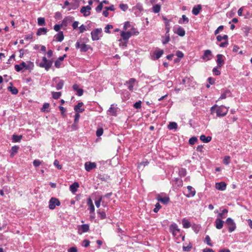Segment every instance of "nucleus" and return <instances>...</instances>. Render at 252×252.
<instances>
[{"label": "nucleus", "mask_w": 252, "mask_h": 252, "mask_svg": "<svg viewBox=\"0 0 252 252\" xmlns=\"http://www.w3.org/2000/svg\"><path fill=\"white\" fill-rule=\"evenodd\" d=\"M228 108L223 105L218 106L217 104L211 107L210 109L211 114L216 113L218 117H222L225 116L228 112Z\"/></svg>", "instance_id": "1"}, {"label": "nucleus", "mask_w": 252, "mask_h": 252, "mask_svg": "<svg viewBox=\"0 0 252 252\" xmlns=\"http://www.w3.org/2000/svg\"><path fill=\"white\" fill-rule=\"evenodd\" d=\"M42 62L38 63L37 61H36V64L37 66L45 68L47 71L51 67L53 64V61L52 60H48L46 57L42 58Z\"/></svg>", "instance_id": "2"}, {"label": "nucleus", "mask_w": 252, "mask_h": 252, "mask_svg": "<svg viewBox=\"0 0 252 252\" xmlns=\"http://www.w3.org/2000/svg\"><path fill=\"white\" fill-rule=\"evenodd\" d=\"M139 34L138 32H132L127 31L126 32L125 31H122L121 32V36L122 37V39L123 40L125 41H128L129 38L132 35H138Z\"/></svg>", "instance_id": "3"}, {"label": "nucleus", "mask_w": 252, "mask_h": 252, "mask_svg": "<svg viewBox=\"0 0 252 252\" xmlns=\"http://www.w3.org/2000/svg\"><path fill=\"white\" fill-rule=\"evenodd\" d=\"M61 205L60 200L55 197H51L49 201V208L51 210H54L56 206Z\"/></svg>", "instance_id": "4"}, {"label": "nucleus", "mask_w": 252, "mask_h": 252, "mask_svg": "<svg viewBox=\"0 0 252 252\" xmlns=\"http://www.w3.org/2000/svg\"><path fill=\"white\" fill-rule=\"evenodd\" d=\"M76 49H80L81 52H86L90 48V46L85 43L80 44V42L77 41L75 44Z\"/></svg>", "instance_id": "5"}, {"label": "nucleus", "mask_w": 252, "mask_h": 252, "mask_svg": "<svg viewBox=\"0 0 252 252\" xmlns=\"http://www.w3.org/2000/svg\"><path fill=\"white\" fill-rule=\"evenodd\" d=\"M226 224L228 226V231L232 232L236 229V224L234 220L230 218H228L226 220Z\"/></svg>", "instance_id": "6"}, {"label": "nucleus", "mask_w": 252, "mask_h": 252, "mask_svg": "<svg viewBox=\"0 0 252 252\" xmlns=\"http://www.w3.org/2000/svg\"><path fill=\"white\" fill-rule=\"evenodd\" d=\"M224 56L222 54H218L217 55L216 63L217 67L221 68L224 64Z\"/></svg>", "instance_id": "7"}, {"label": "nucleus", "mask_w": 252, "mask_h": 252, "mask_svg": "<svg viewBox=\"0 0 252 252\" xmlns=\"http://www.w3.org/2000/svg\"><path fill=\"white\" fill-rule=\"evenodd\" d=\"M169 230L174 236H177L180 233V229L176 223L171 224L169 227Z\"/></svg>", "instance_id": "8"}, {"label": "nucleus", "mask_w": 252, "mask_h": 252, "mask_svg": "<svg viewBox=\"0 0 252 252\" xmlns=\"http://www.w3.org/2000/svg\"><path fill=\"white\" fill-rule=\"evenodd\" d=\"M135 81H136L135 79L130 78V79H129L128 81H126L124 85L126 86L127 87V89L130 91L132 92V91H133V86H134Z\"/></svg>", "instance_id": "9"}, {"label": "nucleus", "mask_w": 252, "mask_h": 252, "mask_svg": "<svg viewBox=\"0 0 252 252\" xmlns=\"http://www.w3.org/2000/svg\"><path fill=\"white\" fill-rule=\"evenodd\" d=\"M102 32L101 28L96 29L91 32L92 38L93 41L98 40L99 39L98 34Z\"/></svg>", "instance_id": "10"}, {"label": "nucleus", "mask_w": 252, "mask_h": 252, "mask_svg": "<svg viewBox=\"0 0 252 252\" xmlns=\"http://www.w3.org/2000/svg\"><path fill=\"white\" fill-rule=\"evenodd\" d=\"M91 10V7L90 5H87L85 6H83L80 12L83 14L85 17L88 16L90 15Z\"/></svg>", "instance_id": "11"}, {"label": "nucleus", "mask_w": 252, "mask_h": 252, "mask_svg": "<svg viewBox=\"0 0 252 252\" xmlns=\"http://www.w3.org/2000/svg\"><path fill=\"white\" fill-rule=\"evenodd\" d=\"M162 194H158L157 196V199L163 204H167L169 202L170 198L168 196H166L162 197Z\"/></svg>", "instance_id": "12"}, {"label": "nucleus", "mask_w": 252, "mask_h": 252, "mask_svg": "<svg viewBox=\"0 0 252 252\" xmlns=\"http://www.w3.org/2000/svg\"><path fill=\"white\" fill-rule=\"evenodd\" d=\"M212 52L210 50H206L204 51V54L202 56L201 58L204 61H209L212 59Z\"/></svg>", "instance_id": "13"}, {"label": "nucleus", "mask_w": 252, "mask_h": 252, "mask_svg": "<svg viewBox=\"0 0 252 252\" xmlns=\"http://www.w3.org/2000/svg\"><path fill=\"white\" fill-rule=\"evenodd\" d=\"M96 166V165L95 162H86L85 164V169L88 172L95 168Z\"/></svg>", "instance_id": "14"}, {"label": "nucleus", "mask_w": 252, "mask_h": 252, "mask_svg": "<svg viewBox=\"0 0 252 252\" xmlns=\"http://www.w3.org/2000/svg\"><path fill=\"white\" fill-rule=\"evenodd\" d=\"M64 38L63 32L59 31V32L54 36V40L58 42H62Z\"/></svg>", "instance_id": "15"}, {"label": "nucleus", "mask_w": 252, "mask_h": 252, "mask_svg": "<svg viewBox=\"0 0 252 252\" xmlns=\"http://www.w3.org/2000/svg\"><path fill=\"white\" fill-rule=\"evenodd\" d=\"M224 221L220 218H217L215 221V226L218 229H220L222 228L224 224Z\"/></svg>", "instance_id": "16"}, {"label": "nucleus", "mask_w": 252, "mask_h": 252, "mask_svg": "<svg viewBox=\"0 0 252 252\" xmlns=\"http://www.w3.org/2000/svg\"><path fill=\"white\" fill-rule=\"evenodd\" d=\"M162 19L164 21V24H165V29L166 31V32H169L170 29V22L171 21V19H167L166 17L162 16Z\"/></svg>", "instance_id": "17"}, {"label": "nucleus", "mask_w": 252, "mask_h": 252, "mask_svg": "<svg viewBox=\"0 0 252 252\" xmlns=\"http://www.w3.org/2000/svg\"><path fill=\"white\" fill-rule=\"evenodd\" d=\"M83 104H84L82 102H79L74 106V110L76 113H80L84 111V109L81 108L83 105Z\"/></svg>", "instance_id": "18"}, {"label": "nucleus", "mask_w": 252, "mask_h": 252, "mask_svg": "<svg viewBox=\"0 0 252 252\" xmlns=\"http://www.w3.org/2000/svg\"><path fill=\"white\" fill-rule=\"evenodd\" d=\"M226 188V184L223 182L217 183L216 184V188L220 190H224Z\"/></svg>", "instance_id": "19"}, {"label": "nucleus", "mask_w": 252, "mask_h": 252, "mask_svg": "<svg viewBox=\"0 0 252 252\" xmlns=\"http://www.w3.org/2000/svg\"><path fill=\"white\" fill-rule=\"evenodd\" d=\"M231 92L229 90L225 89L222 91V93L219 98V99H223L226 98L227 96H230Z\"/></svg>", "instance_id": "20"}, {"label": "nucleus", "mask_w": 252, "mask_h": 252, "mask_svg": "<svg viewBox=\"0 0 252 252\" xmlns=\"http://www.w3.org/2000/svg\"><path fill=\"white\" fill-rule=\"evenodd\" d=\"M187 189L189 191V193L186 195L187 197H193L196 193L195 190L190 186L187 187Z\"/></svg>", "instance_id": "21"}, {"label": "nucleus", "mask_w": 252, "mask_h": 252, "mask_svg": "<svg viewBox=\"0 0 252 252\" xmlns=\"http://www.w3.org/2000/svg\"><path fill=\"white\" fill-rule=\"evenodd\" d=\"M72 88L74 91L77 92L76 94L78 96H80L83 95L84 91L82 89L79 88V86L77 84H74L72 86Z\"/></svg>", "instance_id": "22"}, {"label": "nucleus", "mask_w": 252, "mask_h": 252, "mask_svg": "<svg viewBox=\"0 0 252 252\" xmlns=\"http://www.w3.org/2000/svg\"><path fill=\"white\" fill-rule=\"evenodd\" d=\"M202 9V6L200 4H198L196 6H195L193 7L192 10V13L194 15H197L200 10Z\"/></svg>", "instance_id": "23"}, {"label": "nucleus", "mask_w": 252, "mask_h": 252, "mask_svg": "<svg viewBox=\"0 0 252 252\" xmlns=\"http://www.w3.org/2000/svg\"><path fill=\"white\" fill-rule=\"evenodd\" d=\"M163 54V50L158 49L154 52V55L155 56V60H158L160 58Z\"/></svg>", "instance_id": "24"}, {"label": "nucleus", "mask_w": 252, "mask_h": 252, "mask_svg": "<svg viewBox=\"0 0 252 252\" xmlns=\"http://www.w3.org/2000/svg\"><path fill=\"white\" fill-rule=\"evenodd\" d=\"M88 205H89L88 209L90 210V213H94V206L93 204V201L91 198L88 199Z\"/></svg>", "instance_id": "25"}, {"label": "nucleus", "mask_w": 252, "mask_h": 252, "mask_svg": "<svg viewBox=\"0 0 252 252\" xmlns=\"http://www.w3.org/2000/svg\"><path fill=\"white\" fill-rule=\"evenodd\" d=\"M117 110L118 108L114 107V104H112L108 111L112 116H116L117 115Z\"/></svg>", "instance_id": "26"}, {"label": "nucleus", "mask_w": 252, "mask_h": 252, "mask_svg": "<svg viewBox=\"0 0 252 252\" xmlns=\"http://www.w3.org/2000/svg\"><path fill=\"white\" fill-rule=\"evenodd\" d=\"M174 32L181 37L185 36L186 33L185 30L181 27H179Z\"/></svg>", "instance_id": "27"}, {"label": "nucleus", "mask_w": 252, "mask_h": 252, "mask_svg": "<svg viewBox=\"0 0 252 252\" xmlns=\"http://www.w3.org/2000/svg\"><path fill=\"white\" fill-rule=\"evenodd\" d=\"M79 184L77 182H74L70 186V187H69L70 190L72 193H75V192H76V191L77 190V188H79Z\"/></svg>", "instance_id": "28"}, {"label": "nucleus", "mask_w": 252, "mask_h": 252, "mask_svg": "<svg viewBox=\"0 0 252 252\" xmlns=\"http://www.w3.org/2000/svg\"><path fill=\"white\" fill-rule=\"evenodd\" d=\"M19 149V147L18 146H14L11 147V149L10 151V157H13L17 153L18 150Z\"/></svg>", "instance_id": "29"}, {"label": "nucleus", "mask_w": 252, "mask_h": 252, "mask_svg": "<svg viewBox=\"0 0 252 252\" xmlns=\"http://www.w3.org/2000/svg\"><path fill=\"white\" fill-rule=\"evenodd\" d=\"M189 22V19L185 15H183L182 18L178 21L180 24H187Z\"/></svg>", "instance_id": "30"}, {"label": "nucleus", "mask_w": 252, "mask_h": 252, "mask_svg": "<svg viewBox=\"0 0 252 252\" xmlns=\"http://www.w3.org/2000/svg\"><path fill=\"white\" fill-rule=\"evenodd\" d=\"M200 140L204 143H208L212 140V137L208 136L206 137L205 135L202 134L200 136Z\"/></svg>", "instance_id": "31"}, {"label": "nucleus", "mask_w": 252, "mask_h": 252, "mask_svg": "<svg viewBox=\"0 0 252 252\" xmlns=\"http://www.w3.org/2000/svg\"><path fill=\"white\" fill-rule=\"evenodd\" d=\"M23 137L22 135L13 134L12 136V140L13 142H20Z\"/></svg>", "instance_id": "32"}, {"label": "nucleus", "mask_w": 252, "mask_h": 252, "mask_svg": "<svg viewBox=\"0 0 252 252\" xmlns=\"http://www.w3.org/2000/svg\"><path fill=\"white\" fill-rule=\"evenodd\" d=\"M48 30L46 28H40L37 30L36 35L37 36H40L42 34H46Z\"/></svg>", "instance_id": "33"}, {"label": "nucleus", "mask_w": 252, "mask_h": 252, "mask_svg": "<svg viewBox=\"0 0 252 252\" xmlns=\"http://www.w3.org/2000/svg\"><path fill=\"white\" fill-rule=\"evenodd\" d=\"M10 84L11 86L7 88L8 90L10 91L12 94H17L18 93V89L16 88L13 87L11 83Z\"/></svg>", "instance_id": "34"}, {"label": "nucleus", "mask_w": 252, "mask_h": 252, "mask_svg": "<svg viewBox=\"0 0 252 252\" xmlns=\"http://www.w3.org/2000/svg\"><path fill=\"white\" fill-rule=\"evenodd\" d=\"M170 40V34L169 32H166L165 37H162V43L163 45L166 44Z\"/></svg>", "instance_id": "35"}, {"label": "nucleus", "mask_w": 252, "mask_h": 252, "mask_svg": "<svg viewBox=\"0 0 252 252\" xmlns=\"http://www.w3.org/2000/svg\"><path fill=\"white\" fill-rule=\"evenodd\" d=\"M172 181L174 182L178 187H180L183 186V181L180 178H175L174 179H172Z\"/></svg>", "instance_id": "36"}, {"label": "nucleus", "mask_w": 252, "mask_h": 252, "mask_svg": "<svg viewBox=\"0 0 252 252\" xmlns=\"http://www.w3.org/2000/svg\"><path fill=\"white\" fill-rule=\"evenodd\" d=\"M182 223L183 227L185 228H188L190 227V226L191 225L190 222L188 220H187L186 218H184L182 220Z\"/></svg>", "instance_id": "37"}, {"label": "nucleus", "mask_w": 252, "mask_h": 252, "mask_svg": "<svg viewBox=\"0 0 252 252\" xmlns=\"http://www.w3.org/2000/svg\"><path fill=\"white\" fill-rule=\"evenodd\" d=\"M97 214L98 215V217L101 220H103V219H105V218H106V213L104 210H101L100 209L99 210L97 211Z\"/></svg>", "instance_id": "38"}, {"label": "nucleus", "mask_w": 252, "mask_h": 252, "mask_svg": "<svg viewBox=\"0 0 252 252\" xmlns=\"http://www.w3.org/2000/svg\"><path fill=\"white\" fill-rule=\"evenodd\" d=\"M161 9V5L159 4H156L152 7L153 12L155 13H158Z\"/></svg>", "instance_id": "39"}, {"label": "nucleus", "mask_w": 252, "mask_h": 252, "mask_svg": "<svg viewBox=\"0 0 252 252\" xmlns=\"http://www.w3.org/2000/svg\"><path fill=\"white\" fill-rule=\"evenodd\" d=\"M49 107H50L49 103H45L43 104L42 107L41 108V111L42 112H49Z\"/></svg>", "instance_id": "40"}, {"label": "nucleus", "mask_w": 252, "mask_h": 252, "mask_svg": "<svg viewBox=\"0 0 252 252\" xmlns=\"http://www.w3.org/2000/svg\"><path fill=\"white\" fill-rule=\"evenodd\" d=\"M178 125L176 122H170L168 126V128L170 130L176 129Z\"/></svg>", "instance_id": "41"}, {"label": "nucleus", "mask_w": 252, "mask_h": 252, "mask_svg": "<svg viewBox=\"0 0 252 252\" xmlns=\"http://www.w3.org/2000/svg\"><path fill=\"white\" fill-rule=\"evenodd\" d=\"M27 63L28 64H27L26 69L29 70V71L31 72L34 68V63L31 61H28Z\"/></svg>", "instance_id": "42"}, {"label": "nucleus", "mask_w": 252, "mask_h": 252, "mask_svg": "<svg viewBox=\"0 0 252 252\" xmlns=\"http://www.w3.org/2000/svg\"><path fill=\"white\" fill-rule=\"evenodd\" d=\"M79 6V2L77 1L75 3H70V7L68 8V10L69 11L71 9L75 10Z\"/></svg>", "instance_id": "43"}, {"label": "nucleus", "mask_w": 252, "mask_h": 252, "mask_svg": "<svg viewBox=\"0 0 252 252\" xmlns=\"http://www.w3.org/2000/svg\"><path fill=\"white\" fill-rule=\"evenodd\" d=\"M223 39L225 40V41H228V36L225 34L223 36L219 35L217 36V40L219 42H220Z\"/></svg>", "instance_id": "44"}, {"label": "nucleus", "mask_w": 252, "mask_h": 252, "mask_svg": "<svg viewBox=\"0 0 252 252\" xmlns=\"http://www.w3.org/2000/svg\"><path fill=\"white\" fill-rule=\"evenodd\" d=\"M187 174V170L185 168H182L179 170V175L180 177H184Z\"/></svg>", "instance_id": "45"}, {"label": "nucleus", "mask_w": 252, "mask_h": 252, "mask_svg": "<svg viewBox=\"0 0 252 252\" xmlns=\"http://www.w3.org/2000/svg\"><path fill=\"white\" fill-rule=\"evenodd\" d=\"M37 24L39 26H44L45 25V18L39 17L37 19Z\"/></svg>", "instance_id": "46"}, {"label": "nucleus", "mask_w": 252, "mask_h": 252, "mask_svg": "<svg viewBox=\"0 0 252 252\" xmlns=\"http://www.w3.org/2000/svg\"><path fill=\"white\" fill-rule=\"evenodd\" d=\"M64 82L62 80H60V81L58 82V83L56 85V89L57 90H61L63 86Z\"/></svg>", "instance_id": "47"}, {"label": "nucleus", "mask_w": 252, "mask_h": 252, "mask_svg": "<svg viewBox=\"0 0 252 252\" xmlns=\"http://www.w3.org/2000/svg\"><path fill=\"white\" fill-rule=\"evenodd\" d=\"M81 227L83 232H88L89 230V225L88 224H82Z\"/></svg>", "instance_id": "48"}, {"label": "nucleus", "mask_w": 252, "mask_h": 252, "mask_svg": "<svg viewBox=\"0 0 252 252\" xmlns=\"http://www.w3.org/2000/svg\"><path fill=\"white\" fill-rule=\"evenodd\" d=\"M52 94L53 98L55 99H59L62 94L61 92H52Z\"/></svg>", "instance_id": "49"}, {"label": "nucleus", "mask_w": 252, "mask_h": 252, "mask_svg": "<svg viewBox=\"0 0 252 252\" xmlns=\"http://www.w3.org/2000/svg\"><path fill=\"white\" fill-rule=\"evenodd\" d=\"M204 242L209 246H213V244L211 242V239L208 235H206L205 238Z\"/></svg>", "instance_id": "50"}, {"label": "nucleus", "mask_w": 252, "mask_h": 252, "mask_svg": "<svg viewBox=\"0 0 252 252\" xmlns=\"http://www.w3.org/2000/svg\"><path fill=\"white\" fill-rule=\"evenodd\" d=\"M59 108L61 112V115L63 118H64L66 117V114H65V112L66 111V109L63 107L62 106H60L59 107Z\"/></svg>", "instance_id": "51"}, {"label": "nucleus", "mask_w": 252, "mask_h": 252, "mask_svg": "<svg viewBox=\"0 0 252 252\" xmlns=\"http://www.w3.org/2000/svg\"><path fill=\"white\" fill-rule=\"evenodd\" d=\"M103 196H100L97 200H95V204L97 208H99L100 205V203L102 202Z\"/></svg>", "instance_id": "52"}, {"label": "nucleus", "mask_w": 252, "mask_h": 252, "mask_svg": "<svg viewBox=\"0 0 252 252\" xmlns=\"http://www.w3.org/2000/svg\"><path fill=\"white\" fill-rule=\"evenodd\" d=\"M197 141V137L195 136H193L189 138V143L190 145H193Z\"/></svg>", "instance_id": "53"}, {"label": "nucleus", "mask_w": 252, "mask_h": 252, "mask_svg": "<svg viewBox=\"0 0 252 252\" xmlns=\"http://www.w3.org/2000/svg\"><path fill=\"white\" fill-rule=\"evenodd\" d=\"M103 129L102 127H99L97 128L96 131V135L97 137H100L103 134Z\"/></svg>", "instance_id": "54"}, {"label": "nucleus", "mask_w": 252, "mask_h": 252, "mask_svg": "<svg viewBox=\"0 0 252 252\" xmlns=\"http://www.w3.org/2000/svg\"><path fill=\"white\" fill-rule=\"evenodd\" d=\"M230 162V157L229 156H225L223 160V163L226 165H227L229 164Z\"/></svg>", "instance_id": "55"}, {"label": "nucleus", "mask_w": 252, "mask_h": 252, "mask_svg": "<svg viewBox=\"0 0 252 252\" xmlns=\"http://www.w3.org/2000/svg\"><path fill=\"white\" fill-rule=\"evenodd\" d=\"M90 242L89 240L85 239L82 242V246L85 248H87L90 245Z\"/></svg>", "instance_id": "56"}, {"label": "nucleus", "mask_w": 252, "mask_h": 252, "mask_svg": "<svg viewBox=\"0 0 252 252\" xmlns=\"http://www.w3.org/2000/svg\"><path fill=\"white\" fill-rule=\"evenodd\" d=\"M141 101L139 100L133 104V107L136 109H140L141 107Z\"/></svg>", "instance_id": "57"}, {"label": "nucleus", "mask_w": 252, "mask_h": 252, "mask_svg": "<svg viewBox=\"0 0 252 252\" xmlns=\"http://www.w3.org/2000/svg\"><path fill=\"white\" fill-rule=\"evenodd\" d=\"M103 8V4L100 2L97 6L95 8V10L97 13H99L101 12Z\"/></svg>", "instance_id": "58"}, {"label": "nucleus", "mask_w": 252, "mask_h": 252, "mask_svg": "<svg viewBox=\"0 0 252 252\" xmlns=\"http://www.w3.org/2000/svg\"><path fill=\"white\" fill-rule=\"evenodd\" d=\"M219 67H216L213 69V72L216 75H220V71L218 69Z\"/></svg>", "instance_id": "59"}, {"label": "nucleus", "mask_w": 252, "mask_h": 252, "mask_svg": "<svg viewBox=\"0 0 252 252\" xmlns=\"http://www.w3.org/2000/svg\"><path fill=\"white\" fill-rule=\"evenodd\" d=\"M54 164L58 169H61L62 168V166L60 164L59 161L57 159L54 161Z\"/></svg>", "instance_id": "60"}, {"label": "nucleus", "mask_w": 252, "mask_h": 252, "mask_svg": "<svg viewBox=\"0 0 252 252\" xmlns=\"http://www.w3.org/2000/svg\"><path fill=\"white\" fill-rule=\"evenodd\" d=\"M120 8L123 11H125L128 8V6L127 4H120Z\"/></svg>", "instance_id": "61"}, {"label": "nucleus", "mask_w": 252, "mask_h": 252, "mask_svg": "<svg viewBox=\"0 0 252 252\" xmlns=\"http://www.w3.org/2000/svg\"><path fill=\"white\" fill-rule=\"evenodd\" d=\"M41 163V162L39 160L35 159L33 161V165L34 167H37L40 165Z\"/></svg>", "instance_id": "62"}, {"label": "nucleus", "mask_w": 252, "mask_h": 252, "mask_svg": "<svg viewBox=\"0 0 252 252\" xmlns=\"http://www.w3.org/2000/svg\"><path fill=\"white\" fill-rule=\"evenodd\" d=\"M161 206L159 203H157L155 205V208L154 209L153 211L155 213H157L158 210L161 208Z\"/></svg>", "instance_id": "63"}, {"label": "nucleus", "mask_w": 252, "mask_h": 252, "mask_svg": "<svg viewBox=\"0 0 252 252\" xmlns=\"http://www.w3.org/2000/svg\"><path fill=\"white\" fill-rule=\"evenodd\" d=\"M224 27L223 26H220L215 31L214 33L215 35H217L219 33L220 31H221L223 30Z\"/></svg>", "instance_id": "64"}]
</instances>
